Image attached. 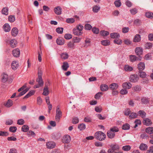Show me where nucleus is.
Masks as SVG:
<instances>
[{
    "mask_svg": "<svg viewBox=\"0 0 153 153\" xmlns=\"http://www.w3.org/2000/svg\"><path fill=\"white\" fill-rule=\"evenodd\" d=\"M18 33V29L16 27L13 28L11 31L12 35L14 36H17Z\"/></svg>",
    "mask_w": 153,
    "mask_h": 153,
    "instance_id": "19",
    "label": "nucleus"
},
{
    "mask_svg": "<svg viewBox=\"0 0 153 153\" xmlns=\"http://www.w3.org/2000/svg\"><path fill=\"white\" fill-rule=\"evenodd\" d=\"M133 89L135 91H140L141 90V87L140 85H137L133 87Z\"/></svg>",
    "mask_w": 153,
    "mask_h": 153,
    "instance_id": "47",
    "label": "nucleus"
},
{
    "mask_svg": "<svg viewBox=\"0 0 153 153\" xmlns=\"http://www.w3.org/2000/svg\"><path fill=\"white\" fill-rule=\"evenodd\" d=\"M130 60L131 62H133L137 60H140V59L138 58L135 56L131 55L129 56Z\"/></svg>",
    "mask_w": 153,
    "mask_h": 153,
    "instance_id": "15",
    "label": "nucleus"
},
{
    "mask_svg": "<svg viewBox=\"0 0 153 153\" xmlns=\"http://www.w3.org/2000/svg\"><path fill=\"white\" fill-rule=\"evenodd\" d=\"M120 93L123 95L126 94L128 93V91L126 89H122L120 90Z\"/></svg>",
    "mask_w": 153,
    "mask_h": 153,
    "instance_id": "61",
    "label": "nucleus"
},
{
    "mask_svg": "<svg viewBox=\"0 0 153 153\" xmlns=\"http://www.w3.org/2000/svg\"><path fill=\"white\" fill-rule=\"evenodd\" d=\"M81 39L77 37L74 38V42L75 43H79L81 41Z\"/></svg>",
    "mask_w": 153,
    "mask_h": 153,
    "instance_id": "64",
    "label": "nucleus"
},
{
    "mask_svg": "<svg viewBox=\"0 0 153 153\" xmlns=\"http://www.w3.org/2000/svg\"><path fill=\"white\" fill-rule=\"evenodd\" d=\"M62 9L60 7L58 6L54 8V11L55 14L57 15H60L62 13Z\"/></svg>",
    "mask_w": 153,
    "mask_h": 153,
    "instance_id": "6",
    "label": "nucleus"
},
{
    "mask_svg": "<svg viewBox=\"0 0 153 153\" xmlns=\"http://www.w3.org/2000/svg\"><path fill=\"white\" fill-rule=\"evenodd\" d=\"M138 114L142 117L144 118L145 117L146 113L143 111L140 110L138 112Z\"/></svg>",
    "mask_w": 153,
    "mask_h": 153,
    "instance_id": "39",
    "label": "nucleus"
},
{
    "mask_svg": "<svg viewBox=\"0 0 153 153\" xmlns=\"http://www.w3.org/2000/svg\"><path fill=\"white\" fill-rule=\"evenodd\" d=\"M114 3L115 6L117 7H120L121 5L120 0H116L114 1Z\"/></svg>",
    "mask_w": 153,
    "mask_h": 153,
    "instance_id": "38",
    "label": "nucleus"
},
{
    "mask_svg": "<svg viewBox=\"0 0 153 153\" xmlns=\"http://www.w3.org/2000/svg\"><path fill=\"white\" fill-rule=\"evenodd\" d=\"M138 114L136 113L131 112L129 115V118L130 119H133L136 118L137 117Z\"/></svg>",
    "mask_w": 153,
    "mask_h": 153,
    "instance_id": "29",
    "label": "nucleus"
},
{
    "mask_svg": "<svg viewBox=\"0 0 153 153\" xmlns=\"http://www.w3.org/2000/svg\"><path fill=\"white\" fill-rule=\"evenodd\" d=\"M139 78V76L137 74H132L130 76V81L131 82L135 83L137 82Z\"/></svg>",
    "mask_w": 153,
    "mask_h": 153,
    "instance_id": "5",
    "label": "nucleus"
},
{
    "mask_svg": "<svg viewBox=\"0 0 153 153\" xmlns=\"http://www.w3.org/2000/svg\"><path fill=\"white\" fill-rule=\"evenodd\" d=\"M146 132L150 134L153 133V127H149L147 128L146 129Z\"/></svg>",
    "mask_w": 153,
    "mask_h": 153,
    "instance_id": "34",
    "label": "nucleus"
},
{
    "mask_svg": "<svg viewBox=\"0 0 153 153\" xmlns=\"http://www.w3.org/2000/svg\"><path fill=\"white\" fill-rule=\"evenodd\" d=\"M122 86L124 89H129L131 87L132 85L129 82L128 83L126 82L123 83Z\"/></svg>",
    "mask_w": 153,
    "mask_h": 153,
    "instance_id": "12",
    "label": "nucleus"
},
{
    "mask_svg": "<svg viewBox=\"0 0 153 153\" xmlns=\"http://www.w3.org/2000/svg\"><path fill=\"white\" fill-rule=\"evenodd\" d=\"M3 29L6 32H9L11 29L10 26L7 24H5L3 26Z\"/></svg>",
    "mask_w": 153,
    "mask_h": 153,
    "instance_id": "21",
    "label": "nucleus"
},
{
    "mask_svg": "<svg viewBox=\"0 0 153 153\" xmlns=\"http://www.w3.org/2000/svg\"><path fill=\"white\" fill-rule=\"evenodd\" d=\"M9 43L11 47L14 48L16 47L17 44V42L16 40L13 39L9 41Z\"/></svg>",
    "mask_w": 153,
    "mask_h": 153,
    "instance_id": "10",
    "label": "nucleus"
},
{
    "mask_svg": "<svg viewBox=\"0 0 153 153\" xmlns=\"http://www.w3.org/2000/svg\"><path fill=\"white\" fill-rule=\"evenodd\" d=\"M152 44L151 43H147L145 45V47L146 49H150L152 47Z\"/></svg>",
    "mask_w": 153,
    "mask_h": 153,
    "instance_id": "48",
    "label": "nucleus"
},
{
    "mask_svg": "<svg viewBox=\"0 0 153 153\" xmlns=\"http://www.w3.org/2000/svg\"><path fill=\"white\" fill-rule=\"evenodd\" d=\"M100 34L103 36H106L109 34V33L108 31H102L100 32Z\"/></svg>",
    "mask_w": 153,
    "mask_h": 153,
    "instance_id": "55",
    "label": "nucleus"
},
{
    "mask_svg": "<svg viewBox=\"0 0 153 153\" xmlns=\"http://www.w3.org/2000/svg\"><path fill=\"white\" fill-rule=\"evenodd\" d=\"M110 36L111 38L114 39L118 38L120 37V34L117 33H111Z\"/></svg>",
    "mask_w": 153,
    "mask_h": 153,
    "instance_id": "22",
    "label": "nucleus"
},
{
    "mask_svg": "<svg viewBox=\"0 0 153 153\" xmlns=\"http://www.w3.org/2000/svg\"><path fill=\"white\" fill-rule=\"evenodd\" d=\"M19 66V64L18 62L15 61H13L11 63V68L14 70H15Z\"/></svg>",
    "mask_w": 153,
    "mask_h": 153,
    "instance_id": "11",
    "label": "nucleus"
},
{
    "mask_svg": "<svg viewBox=\"0 0 153 153\" xmlns=\"http://www.w3.org/2000/svg\"><path fill=\"white\" fill-rule=\"evenodd\" d=\"M71 140L70 136L69 135H66L63 138V141L64 143H68Z\"/></svg>",
    "mask_w": 153,
    "mask_h": 153,
    "instance_id": "13",
    "label": "nucleus"
},
{
    "mask_svg": "<svg viewBox=\"0 0 153 153\" xmlns=\"http://www.w3.org/2000/svg\"><path fill=\"white\" fill-rule=\"evenodd\" d=\"M13 55L15 57H19L20 54V51L18 48H16L12 51Z\"/></svg>",
    "mask_w": 153,
    "mask_h": 153,
    "instance_id": "7",
    "label": "nucleus"
},
{
    "mask_svg": "<svg viewBox=\"0 0 153 153\" xmlns=\"http://www.w3.org/2000/svg\"><path fill=\"white\" fill-rule=\"evenodd\" d=\"M46 146L47 148L50 149L54 148L56 146L55 143L52 141H50L47 143Z\"/></svg>",
    "mask_w": 153,
    "mask_h": 153,
    "instance_id": "8",
    "label": "nucleus"
},
{
    "mask_svg": "<svg viewBox=\"0 0 153 153\" xmlns=\"http://www.w3.org/2000/svg\"><path fill=\"white\" fill-rule=\"evenodd\" d=\"M124 70L126 71H130L132 70L133 68L128 65H126L124 67Z\"/></svg>",
    "mask_w": 153,
    "mask_h": 153,
    "instance_id": "36",
    "label": "nucleus"
},
{
    "mask_svg": "<svg viewBox=\"0 0 153 153\" xmlns=\"http://www.w3.org/2000/svg\"><path fill=\"white\" fill-rule=\"evenodd\" d=\"M72 35L70 34H66L64 36L65 38L67 39H70L72 38Z\"/></svg>",
    "mask_w": 153,
    "mask_h": 153,
    "instance_id": "63",
    "label": "nucleus"
},
{
    "mask_svg": "<svg viewBox=\"0 0 153 153\" xmlns=\"http://www.w3.org/2000/svg\"><path fill=\"white\" fill-rule=\"evenodd\" d=\"M95 137L98 140L100 141H102L105 139L106 137V135L103 132L99 131L95 133Z\"/></svg>",
    "mask_w": 153,
    "mask_h": 153,
    "instance_id": "2",
    "label": "nucleus"
},
{
    "mask_svg": "<svg viewBox=\"0 0 153 153\" xmlns=\"http://www.w3.org/2000/svg\"><path fill=\"white\" fill-rule=\"evenodd\" d=\"M107 135L109 138L112 139L114 137L115 133L114 132H113L110 130V131H108Z\"/></svg>",
    "mask_w": 153,
    "mask_h": 153,
    "instance_id": "16",
    "label": "nucleus"
},
{
    "mask_svg": "<svg viewBox=\"0 0 153 153\" xmlns=\"http://www.w3.org/2000/svg\"><path fill=\"white\" fill-rule=\"evenodd\" d=\"M56 42L59 45H63L64 44V40L62 39H57Z\"/></svg>",
    "mask_w": 153,
    "mask_h": 153,
    "instance_id": "30",
    "label": "nucleus"
},
{
    "mask_svg": "<svg viewBox=\"0 0 153 153\" xmlns=\"http://www.w3.org/2000/svg\"><path fill=\"white\" fill-rule=\"evenodd\" d=\"M75 20L73 18L67 19H66V22H67L69 23H72L74 22Z\"/></svg>",
    "mask_w": 153,
    "mask_h": 153,
    "instance_id": "62",
    "label": "nucleus"
},
{
    "mask_svg": "<svg viewBox=\"0 0 153 153\" xmlns=\"http://www.w3.org/2000/svg\"><path fill=\"white\" fill-rule=\"evenodd\" d=\"M13 105V102L10 99L8 100L7 102L5 103L4 105L5 106L7 107H10Z\"/></svg>",
    "mask_w": 153,
    "mask_h": 153,
    "instance_id": "25",
    "label": "nucleus"
},
{
    "mask_svg": "<svg viewBox=\"0 0 153 153\" xmlns=\"http://www.w3.org/2000/svg\"><path fill=\"white\" fill-rule=\"evenodd\" d=\"M143 123L146 125L149 126L152 124V122L150 119L146 118L143 120Z\"/></svg>",
    "mask_w": 153,
    "mask_h": 153,
    "instance_id": "18",
    "label": "nucleus"
},
{
    "mask_svg": "<svg viewBox=\"0 0 153 153\" xmlns=\"http://www.w3.org/2000/svg\"><path fill=\"white\" fill-rule=\"evenodd\" d=\"M131 112V111L129 108H127L125 111L124 114L126 116L129 115Z\"/></svg>",
    "mask_w": 153,
    "mask_h": 153,
    "instance_id": "50",
    "label": "nucleus"
},
{
    "mask_svg": "<svg viewBox=\"0 0 153 153\" xmlns=\"http://www.w3.org/2000/svg\"><path fill=\"white\" fill-rule=\"evenodd\" d=\"M8 20L10 22H13L15 20V17L14 16H10L8 17Z\"/></svg>",
    "mask_w": 153,
    "mask_h": 153,
    "instance_id": "51",
    "label": "nucleus"
},
{
    "mask_svg": "<svg viewBox=\"0 0 153 153\" xmlns=\"http://www.w3.org/2000/svg\"><path fill=\"white\" fill-rule=\"evenodd\" d=\"M17 130V128L15 126H11L9 128V131L12 132H15Z\"/></svg>",
    "mask_w": 153,
    "mask_h": 153,
    "instance_id": "53",
    "label": "nucleus"
},
{
    "mask_svg": "<svg viewBox=\"0 0 153 153\" xmlns=\"http://www.w3.org/2000/svg\"><path fill=\"white\" fill-rule=\"evenodd\" d=\"M145 68V64L143 62H140L138 65V68L140 71H142Z\"/></svg>",
    "mask_w": 153,
    "mask_h": 153,
    "instance_id": "24",
    "label": "nucleus"
},
{
    "mask_svg": "<svg viewBox=\"0 0 153 153\" xmlns=\"http://www.w3.org/2000/svg\"><path fill=\"white\" fill-rule=\"evenodd\" d=\"M92 28V26L89 24H86L85 26V28L87 30H90Z\"/></svg>",
    "mask_w": 153,
    "mask_h": 153,
    "instance_id": "58",
    "label": "nucleus"
},
{
    "mask_svg": "<svg viewBox=\"0 0 153 153\" xmlns=\"http://www.w3.org/2000/svg\"><path fill=\"white\" fill-rule=\"evenodd\" d=\"M61 58L64 59H66L68 57V55L66 53H64L61 54Z\"/></svg>",
    "mask_w": 153,
    "mask_h": 153,
    "instance_id": "49",
    "label": "nucleus"
},
{
    "mask_svg": "<svg viewBox=\"0 0 153 153\" xmlns=\"http://www.w3.org/2000/svg\"><path fill=\"white\" fill-rule=\"evenodd\" d=\"M100 7L98 5H96L93 7V10L94 13H97L100 10Z\"/></svg>",
    "mask_w": 153,
    "mask_h": 153,
    "instance_id": "32",
    "label": "nucleus"
},
{
    "mask_svg": "<svg viewBox=\"0 0 153 153\" xmlns=\"http://www.w3.org/2000/svg\"><path fill=\"white\" fill-rule=\"evenodd\" d=\"M8 76L6 74H3L2 75V81L3 82H6L8 80Z\"/></svg>",
    "mask_w": 153,
    "mask_h": 153,
    "instance_id": "28",
    "label": "nucleus"
},
{
    "mask_svg": "<svg viewBox=\"0 0 153 153\" xmlns=\"http://www.w3.org/2000/svg\"><path fill=\"white\" fill-rule=\"evenodd\" d=\"M8 9L7 7L4 8L2 10V13L3 14L7 15L8 14Z\"/></svg>",
    "mask_w": 153,
    "mask_h": 153,
    "instance_id": "41",
    "label": "nucleus"
},
{
    "mask_svg": "<svg viewBox=\"0 0 153 153\" xmlns=\"http://www.w3.org/2000/svg\"><path fill=\"white\" fill-rule=\"evenodd\" d=\"M91 41L90 40L88 39H86L85 41V44L84 47L87 48L90 45Z\"/></svg>",
    "mask_w": 153,
    "mask_h": 153,
    "instance_id": "37",
    "label": "nucleus"
},
{
    "mask_svg": "<svg viewBox=\"0 0 153 153\" xmlns=\"http://www.w3.org/2000/svg\"><path fill=\"white\" fill-rule=\"evenodd\" d=\"M131 149V147L129 145H126L123 146L122 147L123 150L125 151H128Z\"/></svg>",
    "mask_w": 153,
    "mask_h": 153,
    "instance_id": "54",
    "label": "nucleus"
},
{
    "mask_svg": "<svg viewBox=\"0 0 153 153\" xmlns=\"http://www.w3.org/2000/svg\"><path fill=\"white\" fill-rule=\"evenodd\" d=\"M69 67V66L68 63L66 62H64L63 63L62 68L63 70L66 71Z\"/></svg>",
    "mask_w": 153,
    "mask_h": 153,
    "instance_id": "20",
    "label": "nucleus"
},
{
    "mask_svg": "<svg viewBox=\"0 0 153 153\" xmlns=\"http://www.w3.org/2000/svg\"><path fill=\"white\" fill-rule=\"evenodd\" d=\"M78 128L80 131L84 130L85 128V125L84 123H82L79 125Z\"/></svg>",
    "mask_w": 153,
    "mask_h": 153,
    "instance_id": "43",
    "label": "nucleus"
},
{
    "mask_svg": "<svg viewBox=\"0 0 153 153\" xmlns=\"http://www.w3.org/2000/svg\"><path fill=\"white\" fill-rule=\"evenodd\" d=\"M48 87H44L43 89V92L42 94L45 96L48 95L49 94V90Z\"/></svg>",
    "mask_w": 153,
    "mask_h": 153,
    "instance_id": "23",
    "label": "nucleus"
},
{
    "mask_svg": "<svg viewBox=\"0 0 153 153\" xmlns=\"http://www.w3.org/2000/svg\"><path fill=\"white\" fill-rule=\"evenodd\" d=\"M144 58L145 59L148 60L151 59L152 58L151 53H149L145 55Z\"/></svg>",
    "mask_w": 153,
    "mask_h": 153,
    "instance_id": "44",
    "label": "nucleus"
},
{
    "mask_svg": "<svg viewBox=\"0 0 153 153\" xmlns=\"http://www.w3.org/2000/svg\"><path fill=\"white\" fill-rule=\"evenodd\" d=\"M42 72L41 70H39L38 72V78L37 79L36 81L38 83V84L41 87L44 84L42 78Z\"/></svg>",
    "mask_w": 153,
    "mask_h": 153,
    "instance_id": "3",
    "label": "nucleus"
},
{
    "mask_svg": "<svg viewBox=\"0 0 153 153\" xmlns=\"http://www.w3.org/2000/svg\"><path fill=\"white\" fill-rule=\"evenodd\" d=\"M101 44L105 46L108 45L110 44V42L108 40H105L101 41Z\"/></svg>",
    "mask_w": 153,
    "mask_h": 153,
    "instance_id": "33",
    "label": "nucleus"
},
{
    "mask_svg": "<svg viewBox=\"0 0 153 153\" xmlns=\"http://www.w3.org/2000/svg\"><path fill=\"white\" fill-rule=\"evenodd\" d=\"M92 31L95 34H98L99 33V30L98 28L95 27H94L92 29Z\"/></svg>",
    "mask_w": 153,
    "mask_h": 153,
    "instance_id": "57",
    "label": "nucleus"
},
{
    "mask_svg": "<svg viewBox=\"0 0 153 153\" xmlns=\"http://www.w3.org/2000/svg\"><path fill=\"white\" fill-rule=\"evenodd\" d=\"M110 130L113 132H117L119 131V129L117 127L114 126L110 128Z\"/></svg>",
    "mask_w": 153,
    "mask_h": 153,
    "instance_id": "45",
    "label": "nucleus"
},
{
    "mask_svg": "<svg viewBox=\"0 0 153 153\" xmlns=\"http://www.w3.org/2000/svg\"><path fill=\"white\" fill-rule=\"evenodd\" d=\"M122 128L123 130H128L129 129L130 126L128 123H125L123 125Z\"/></svg>",
    "mask_w": 153,
    "mask_h": 153,
    "instance_id": "35",
    "label": "nucleus"
},
{
    "mask_svg": "<svg viewBox=\"0 0 153 153\" xmlns=\"http://www.w3.org/2000/svg\"><path fill=\"white\" fill-rule=\"evenodd\" d=\"M63 28L62 27H58L56 29V32L58 33H62L63 32Z\"/></svg>",
    "mask_w": 153,
    "mask_h": 153,
    "instance_id": "56",
    "label": "nucleus"
},
{
    "mask_svg": "<svg viewBox=\"0 0 153 153\" xmlns=\"http://www.w3.org/2000/svg\"><path fill=\"white\" fill-rule=\"evenodd\" d=\"M146 16L150 19H152L153 18V13L151 12H147L145 14Z\"/></svg>",
    "mask_w": 153,
    "mask_h": 153,
    "instance_id": "42",
    "label": "nucleus"
},
{
    "mask_svg": "<svg viewBox=\"0 0 153 153\" xmlns=\"http://www.w3.org/2000/svg\"><path fill=\"white\" fill-rule=\"evenodd\" d=\"M118 87V85L117 84L113 83L109 85V88L112 90H114L117 89Z\"/></svg>",
    "mask_w": 153,
    "mask_h": 153,
    "instance_id": "27",
    "label": "nucleus"
},
{
    "mask_svg": "<svg viewBox=\"0 0 153 153\" xmlns=\"http://www.w3.org/2000/svg\"><path fill=\"white\" fill-rule=\"evenodd\" d=\"M143 50L140 47H137L136 48L135 52L136 54L140 56L142 54Z\"/></svg>",
    "mask_w": 153,
    "mask_h": 153,
    "instance_id": "9",
    "label": "nucleus"
},
{
    "mask_svg": "<svg viewBox=\"0 0 153 153\" xmlns=\"http://www.w3.org/2000/svg\"><path fill=\"white\" fill-rule=\"evenodd\" d=\"M141 39V37L140 35L137 34L135 35L133 39L134 42H139Z\"/></svg>",
    "mask_w": 153,
    "mask_h": 153,
    "instance_id": "17",
    "label": "nucleus"
},
{
    "mask_svg": "<svg viewBox=\"0 0 153 153\" xmlns=\"http://www.w3.org/2000/svg\"><path fill=\"white\" fill-rule=\"evenodd\" d=\"M62 115L61 111H56L55 119L56 121L59 122Z\"/></svg>",
    "mask_w": 153,
    "mask_h": 153,
    "instance_id": "14",
    "label": "nucleus"
},
{
    "mask_svg": "<svg viewBox=\"0 0 153 153\" xmlns=\"http://www.w3.org/2000/svg\"><path fill=\"white\" fill-rule=\"evenodd\" d=\"M102 94V93L101 92H98L95 95V98L97 99H98L100 98Z\"/></svg>",
    "mask_w": 153,
    "mask_h": 153,
    "instance_id": "59",
    "label": "nucleus"
},
{
    "mask_svg": "<svg viewBox=\"0 0 153 153\" xmlns=\"http://www.w3.org/2000/svg\"><path fill=\"white\" fill-rule=\"evenodd\" d=\"M29 129V127L27 125L23 126L22 128V131L25 132L27 131Z\"/></svg>",
    "mask_w": 153,
    "mask_h": 153,
    "instance_id": "40",
    "label": "nucleus"
},
{
    "mask_svg": "<svg viewBox=\"0 0 153 153\" xmlns=\"http://www.w3.org/2000/svg\"><path fill=\"white\" fill-rule=\"evenodd\" d=\"M83 28V26L81 25H79L76 27V28L73 30V34L76 36L81 35L82 33V30Z\"/></svg>",
    "mask_w": 153,
    "mask_h": 153,
    "instance_id": "1",
    "label": "nucleus"
},
{
    "mask_svg": "<svg viewBox=\"0 0 153 153\" xmlns=\"http://www.w3.org/2000/svg\"><path fill=\"white\" fill-rule=\"evenodd\" d=\"M100 89L102 91H106L108 89V87L107 85L105 84H102L101 85Z\"/></svg>",
    "mask_w": 153,
    "mask_h": 153,
    "instance_id": "26",
    "label": "nucleus"
},
{
    "mask_svg": "<svg viewBox=\"0 0 153 153\" xmlns=\"http://www.w3.org/2000/svg\"><path fill=\"white\" fill-rule=\"evenodd\" d=\"M114 42L118 45H120L122 43V41L120 39H116L114 41Z\"/></svg>",
    "mask_w": 153,
    "mask_h": 153,
    "instance_id": "60",
    "label": "nucleus"
},
{
    "mask_svg": "<svg viewBox=\"0 0 153 153\" xmlns=\"http://www.w3.org/2000/svg\"><path fill=\"white\" fill-rule=\"evenodd\" d=\"M8 135V133L6 131H0V136H7Z\"/></svg>",
    "mask_w": 153,
    "mask_h": 153,
    "instance_id": "52",
    "label": "nucleus"
},
{
    "mask_svg": "<svg viewBox=\"0 0 153 153\" xmlns=\"http://www.w3.org/2000/svg\"><path fill=\"white\" fill-rule=\"evenodd\" d=\"M111 149H108V153H114L115 151L118 150L119 149V146L116 144H111Z\"/></svg>",
    "mask_w": 153,
    "mask_h": 153,
    "instance_id": "4",
    "label": "nucleus"
},
{
    "mask_svg": "<svg viewBox=\"0 0 153 153\" xmlns=\"http://www.w3.org/2000/svg\"><path fill=\"white\" fill-rule=\"evenodd\" d=\"M148 146L147 145L145 144L141 143L139 147L140 149L142 150H145L147 149Z\"/></svg>",
    "mask_w": 153,
    "mask_h": 153,
    "instance_id": "31",
    "label": "nucleus"
},
{
    "mask_svg": "<svg viewBox=\"0 0 153 153\" xmlns=\"http://www.w3.org/2000/svg\"><path fill=\"white\" fill-rule=\"evenodd\" d=\"M102 108L100 106H96L95 108V110L97 112L100 113L102 111Z\"/></svg>",
    "mask_w": 153,
    "mask_h": 153,
    "instance_id": "46",
    "label": "nucleus"
}]
</instances>
